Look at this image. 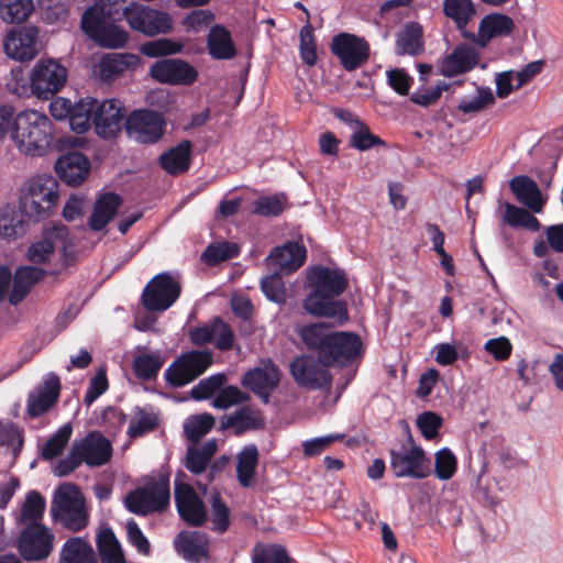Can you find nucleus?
I'll return each instance as SVG.
<instances>
[{
	"mask_svg": "<svg viewBox=\"0 0 563 563\" xmlns=\"http://www.w3.org/2000/svg\"><path fill=\"white\" fill-rule=\"evenodd\" d=\"M260 462V452L255 444L245 445L236 455V479L243 488H251L255 484L256 470Z\"/></svg>",
	"mask_w": 563,
	"mask_h": 563,
	"instance_id": "32",
	"label": "nucleus"
},
{
	"mask_svg": "<svg viewBox=\"0 0 563 563\" xmlns=\"http://www.w3.org/2000/svg\"><path fill=\"white\" fill-rule=\"evenodd\" d=\"M250 396L239 389L236 386L230 385L223 387L213 398L212 406L218 409H227L233 405L245 402Z\"/></svg>",
	"mask_w": 563,
	"mask_h": 563,
	"instance_id": "61",
	"label": "nucleus"
},
{
	"mask_svg": "<svg viewBox=\"0 0 563 563\" xmlns=\"http://www.w3.org/2000/svg\"><path fill=\"white\" fill-rule=\"evenodd\" d=\"M509 187L520 203L527 206L534 212L542 210L540 189L530 177L525 175L516 176L510 180Z\"/></svg>",
	"mask_w": 563,
	"mask_h": 563,
	"instance_id": "37",
	"label": "nucleus"
},
{
	"mask_svg": "<svg viewBox=\"0 0 563 563\" xmlns=\"http://www.w3.org/2000/svg\"><path fill=\"white\" fill-rule=\"evenodd\" d=\"M443 13L453 20L464 38L475 41V34L466 30L468 22L476 15L475 4L472 0H443Z\"/></svg>",
	"mask_w": 563,
	"mask_h": 563,
	"instance_id": "27",
	"label": "nucleus"
},
{
	"mask_svg": "<svg viewBox=\"0 0 563 563\" xmlns=\"http://www.w3.org/2000/svg\"><path fill=\"white\" fill-rule=\"evenodd\" d=\"M169 500V478L161 476L158 479H151L143 487L130 492L125 497V506L129 511L145 516L165 510Z\"/></svg>",
	"mask_w": 563,
	"mask_h": 563,
	"instance_id": "6",
	"label": "nucleus"
},
{
	"mask_svg": "<svg viewBox=\"0 0 563 563\" xmlns=\"http://www.w3.org/2000/svg\"><path fill=\"white\" fill-rule=\"evenodd\" d=\"M81 506H85V497L79 487L71 483L63 484L54 494L51 515L53 519L58 518V516L70 512Z\"/></svg>",
	"mask_w": 563,
	"mask_h": 563,
	"instance_id": "33",
	"label": "nucleus"
},
{
	"mask_svg": "<svg viewBox=\"0 0 563 563\" xmlns=\"http://www.w3.org/2000/svg\"><path fill=\"white\" fill-rule=\"evenodd\" d=\"M175 504L179 517L189 526L200 527L207 520L205 504L191 485L176 482Z\"/></svg>",
	"mask_w": 563,
	"mask_h": 563,
	"instance_id": "20",
	"label": "nucleus"
},
{
	"mask_svg": "<svg viewBox=\"0 0 563 563\" xmlns=\"http://www.w3.org/2000/svg\"><path fill=\"white\" fill-rule=\"evenodd\" d=\"M240 247L236 243L222 241L211 243L206 247L201 260L210 266L231 260L239 255Z\"/></svg>",
	"mask_w": 563,
	"mask_h": 563,
	"instance_id": "48",
	"label": "nucleus"
},
{
	"mask_svg": "<svg viewBox=\"0 0 563 563\" xmlns=\"http://www.w3.org/2000/svg\"><path fill=\"white\" fill-rule=\"evenodd\" d=\"M58 199L57 179L52 175H37L22 186L19 209L29 220L40 222L51 217Z\"/></svg>",
	"mask_w": 563,
	"mask_h": 563,
	"instance_id": "3",
	"label": "nucleus"
},
{
	"mask_svg": "<svg viewBox=\"0 0 563 563\" xmlns=\"http://www.w3.org/2000/svg\"><path fill=\"white\" fill-rule=\"evenodd\" d=\"M45 506V499L37 490L29 492L21 508L20 522L25 526L30 522H40L44 516Z\"/></svg>",
	"mask_w": 563,
	"mask_h": 563,
	"instance_id": "50",
	"label": "nucleus"
},
{
	"mask_svg": "<svg viewBox=\"0 0 563 563\" xmlns=\"http://www.w3.org/2000/svg\"><path fill=\"white\" fill-rule=\"evenodd\" d=\"M67 69L54 59L38 60L30 75V88L34 96L47 100L66 84Z\"/></svg>",
	"mask_w": 563,
	"mask_h": 563,
	"instance_id": "11",
	"label": "nucleus"
},
{
	"mask_svg": "<svg viewBox=\"0 0 563 563\" xmlns=\"http://www.w3.org/2000/svg\"><path fill=\"white\" fill-rule=\"evenodd\" d=\"M82 463L90 467H98L107 464L112 457L111 442L98 431L89 432L79 442H74Z\"/></svg>",
	"mask_w": 563,
	"mask_h": 563,
	"instance_id": "23",
	"label": "nucleus"
},
{
	"mask_svg": "<svg viewBox=\"0 0 563 563\" xmlns=\"http://www.w3.org/2000/svg\"><path fill=\"white\" fill-rule=\"evenodd\" d=\"M74 246L75 239L71 236L68 227L62 222L52 223L44 228L38 240L30 244L26 258L33 264H46L51 262L56 250H59L63 265L69 266L76 261Z\"/></svg>",
	"mask_w": 563,
	"mask_h": 563,
	"instance_id": "4",
	"label": "nucleus"
},
{
	"mask_svg": "<svg viewBox=\"0 0 563 563\" xmlns=\"http://www.w3.org/2000/svg\"><path fill=\"white\" fill-rule=\"evenodd\" d=\"M408 441L411 448L406 451L390 450V467L397 478L410 477L423 479L431 475V460L426 455L424 450L415 445L413 438L408 430Z\"/></svg>",
	"mask_w": 563,
	"mask_h": 563,
	"instance_id": "10",
	"label": "nucleus"
},
{
	"mask_svg": "<svg viewBox=\"0 0 563 563\" xmlns=\"http://www.w3.org/2000/svg\"><path fill=\"white\" fill-rule=\"evenodd\" d=\"M478 62V51L475 47L461 44L442 60L441 73L445 77H453L470 71Z\"/></svg>",
	"mask_w": 563,
	"mask_h": 563,
	"instance_id": "26",
	"label": "nucleus"
},
{
	"mask_svg": "<svg viewBox=\"0 0 563 563\" xmlns=\"http://www.w3.org/2000/svg\"><path fill=\"white\" fill-rule=\"evenodd\" d=\"M207 49L209 55L217 60L232 59L238 53L231 33L220 24L210 29L207 37Z\"/></svg>",
	"mask_w": 563,
	"mask_h": 563,
	"instance_id": "30",
	"label": "nucleus"
},
{
	"mask_svg": "<svg viewBox=\"0 0 563 563\" xmlns=\"http://www.w3.org/2000/svg\"><path fill=\"white\" fill-rule=\"evenodd\" d=\"M321 357H314L313 354H298L290 363V374L294 380L300 387L310 390H329L332 385V376L329 372L331 361H336L340 356L346 360L355 361L363 354H318Z\"/></svg>",
	"mask_w": 563,
	"mask_h": 563,
	"instance_id": "5",
	"label": "nucleus"
},
{
	"mask_svg": "<svg viewBox=\"0 0 563 563\" xmlns=\"http://www.w3.org/2000/svg\"><path fill=\"white\" fill-rule=\"evenodd\" d=\"M191 342L197 346L213 344L218 350H230L233 346L234 334L231 327L220 317L213 318L209 323L189 331Z\"/></svg>",
	"mask_w": 563,
	"mask_h": 563,
	"instance_id": "21",
	"label": "nucleus"
},
{
	"mask_svg": "<svg viewBox=\"0 0 563 563\" xmlns=\"http://www.w3.org/2000/svg\"><path fill=\"white\" fill-rule=\"evenodd\" d=\"M157 426L158 419L155 415L139 409L130 420L128 434L130 438H140L155 430Z\"/></svg>",
	"mask_w": 563,
	"mask_h": 563,
	"instance_id": "55",
	"label": "nucleus"
},
{
	"mask_svg": "<svg viewBox=\"0 0 563 563\" xmlns=\"http://www.w3.org/2000/svg\"><path fill=\"white\" fill-rule=\"evenodd\" d=\"M81 29L87 36L102 47H122L129 41L128 32L106 18L104 8H88L81 18Z\"/></svg>",
	"mask_w": 563,
	"mask_h": 563,
	"instance_id": "8",
	"label": "nucleus"
},
{
	"mask_svg": "<svg viewBox=\"0 0 563 563\" xmlns=\"http://www.w3.org/2000/svg\"><path fill=\"white\" fill-rule=\"evenodd\" d=\"M165 363L162 354H136L132 363L135 377L142 382H148L157 377Z\"/></svg>",
	"mask_w": 563,
	"mask_h": 563,
	"instance_id": "46",
	"label": "nucleus"
},
{
	"mask_svg": "<svg viewBox=\"0 0 563 563\" xmlns=\"http://www.w3.org/2000/svg\"><path fill=\"white\" fill-rule=\"evenodd\" d=\"M122 15L132 30L146 36L165 35L174 30V19L169 13L139 2L126 5Z\"/></svg>",
	"mask_w": 563,
	"mask_h": 563,
	"instance_id": "7",
	"label": "nucleus"
},
{
	"mask_svg": "<svg viewBox=\"0 0 563 563\" xmlns=\"http://www.w3.org/2000/svg\"><path fill=\"white\" fill-rule=\"evenodd\" d=\"M212 354H180L165 371V379L173 387H183L212 364Z\"/></svg>",
	"mask_w": 563,
	"mask_h": 563,
	"instance_id": "14",
	"label": "nucleus"
},
{
	"mask_svg": "<svg viewBox=\"0 0 563 563\" xmlns=\"http://www.w3.org/2000/svg\"><path fill=\"white\" fill-rule=\"evenodd\" d=\"M96 100L95 98L87 97L73 103L68 120L74 132L81 134L90 129L93 121Z\"/></svg>",
	"mask_w": 563,
	"mask_h": 563,
	"instance_id": "42",
	"label": "nucleus"
},
{
	"mask_svg": "<svg viewBox=\"0 0 563 563\" xmlns=\"http://www.w3.org/2000/svg\"><path fill=\"white\" fill-rule=\"evenodd\" d=\"M54 136L51 119L37 110H23L16 114L13 143L20 153L37 157L49 150Z\"/></svg>",
	"mask_w": 563,
	"mask_h": 563,
	"instance_id": "2",
	"label": "nucleus"
},
{
	"mask_svg": "<svg viewBox=\"0 0 563 563\" xmlns=\"http://www.w3.org/2000/svg\"><path fill=\"white\" fill-rule=\"evenodd\" d=\"M55 172L65 184L75 187L87 178L90 162L82 153L68 152L56 161Z\"/></svg>",
	"mask_w": 563,
	"mask_h": 563,
	"instance_id": "25",
	"label": "nucleus"
},
{
	"mask_svg": "<svg viewBox=\"0 0 563 563\" xmlns=\"http://www.w3.org/2000/svg\"><path fill=\"white\" fill-rule=\"evenodd\" d=\"M140 57L130 53H110L106 54L99 64V70L102 79L111 80L128 69H134L139 66Z\"/></svg>",
	"mask_w": 563,
	"mask_h": 563,
	"instance_id": "38",
	"label": "nucleus"
},
{
	"mask_svg": "<svg viewBox=\"0 0 563 563\" xmlns=\"http://www.w3.org/2000/svg\"><path fill=\"white\" fill-rule=\"evenodd\" d=\"M191 142L185 140L159 157L163 169L172 175L186 172L190 165Z\"/></svg>",
	"mask_w": 563,
	"mask_h": 563,
	"instance_id": "40",
	"label": "nucleus"
},
{
	"mask_svg": "<svg viewBox=\"0 0 563 563\" xmlns=\"http://www.w3.org/2000/svg\"><path fill=\"white\" fill-rule=\"evenodd\" d=\"M211 509L213 530L223 533L230 525V509L219 494L212 497Z\"/></svg>",
	"mask_w": 563,
	"mask_h": 563,
	"instance_id": "64",
	"label": "nucleus"
},
{
	"mask_svg": "<svg viewBox=\"0 0 563 563\" xmlns=\"http://www.w3.org/2000/svg\"><path fill=\"white\" fill-rule=\"evenodd\" d=\"M306 256L307 251L303 245L289 241L284 245L275 246L266 257V263L280 273L291 274L303 265Z\"/></svg>",
	"mask_w": 563,
	"mask_h": 563,
	"instance_id": "24",
	"label": "nucleus"
},
{
	"mask_svg": "<svg viewBox=\"0 0 563 563\" xmlns=\"http://www.w3.org/2000/svg\"><path fill=\"white\" fill-rule=\"evenodd\" d=\"M218 450L216 440H208L201 445H189L186 453V468L195 474H202Z\"/></svg>",
	"mask_w": 563,
	"mask_h": 563,
	"instance_id": "39",
	"label": "nucleus"
},
{
	"mask_svg": "<svg viewBox=\"0 0 563 563\" xmlns=\"http://www.w3.org/2000/svg\"><path fill=\"white\" fill-rule=\"evenodd\" d=\"M22 214L21 211L8 205L0 208V238L14 240L25 233L26 223Z\"/></svg>",
	"mask_w": 563,
	"mask_h": 563,
	"instance_id": "44",
	"label": "nucleus"
},
{
	"mask_svg": "<svg viewBox=\"0 0 563 563\" xmlns=\"http://www.w3.org/2000/svg\"><path fill=\"white\" fill-rule=\"evenodd\" d=\"M175 547L186 560L198 562L208 555L209 540L199 531L180 532L175 540Z\"/></svg>",
	"mask_w": 563,
	"mask_h": 563,
	"instance_id": "35",
	"label": "nucleus"
},
{
	"mask_svg": "<svg viewBox=\"0 0 563 563\" xmlns=\"http://www.w3.org/2000/svg\"><path fill=\"white\" fill-rule=\"evenodd\" d=\"M515 29L514 20L501 13H492L486 15L479 23L478 38L476 43L485 47L487 43L496 36L509 35Z\"/></svg>",
	"mask_w": 563,
	"mask_h": 563,
	"instance_id": "31",
	"label": "nucleus"
},
{
	"mask_svg": "<svg viewBox=\"0 0 563 563\" xmlns=\"http://www.w3.org/2000/svg\"><path fill=\"white\" fill-rule=\"evenodd\" d=\"M69 0H46L43 1V18L47 23H63L69 16Z\"/></svg>",
	"mask_w": 563,
	"mask_h": 563,
	"instance_id": "59",
	"label": "nucleus"
},
{
	"mask_svg": "<svg viewBox=\"0 0 563 563\" xmlns=\"http://www.w3.org/2000/svg\"><path fill=\"white\" fill-rule=\"evenodd\" d=\"M313 290L303 300L306 311L316 317L332 318L338 325L349 320L346 303L334 300L347 288V278L341 269H331L325 266H314L308 276Z\"/></svg>",
	"mask_w": 563,
	"mask_h": 563,
	"instance_id": "1",
	"label": "nucleus"
},
{
	"mask_svg": "<svg viewBox=\"0 0 563 563\" xmlns=\"http://www.w3.org/2000/svg\"><path fill=\"white\" fill-rule=\"evenodd\" d=\"M38 30L26 25L11 31L4 41L7 55L16 60H31L38 53Z\"/></svg>",
	"mask_w": 563,
	"mask_h": 563,
	"instance_id": "22",
	"label": "nucleus"
},
{
	"mask_svg": "<svg viewBox=\"0 0 563 563\" xmlns=\"http://www.w3.org/2000/svg\"><path fill=\"white\" fill-rule=\"evenodd\" d=\"M125 108L117 99L96 100L93 121L96 133L103 139L115 136L122 129Z\"/></svg>",
	"mask_w": 563,
	"mask_h": 563,
	"instance_id": "18",
	"label": "nucleus"
},
{
	"mask_svg": "<svg viewBox=\"0 0 563 563\" xmlns=\"http://www.w3.org/2000/svg\"><path fill=\"white\" fill-rule=\"evenodd\" d=\"M45 271L36 266H21L13 278V287L9 300L12 305L21 302L30 290L45 276Z\"/></svg>",
	"mask_w": 563,
	"mask_h": 563,
	"instance_id": "34",
	"label": "nucleus"
},
{
	"mask_svg": "<svg viewBox=\"0 0 563 563\" xmlns=\"http://www.w3.org/2000/svg\"><path fill=\"white\" fill-rule=\"evenodd\" d=\"M424 52L423 29L417 22H408L397 34L395 54L419 56Z\"/></svg>",
	"mask_w": 563,
	"mask_h": 563,
	"instance_id": "28",
	"label": "nucleus"
},
{
	"mask_svg": "<svg viewBox=\"0 0 563 563\" xmlns=\"http://www.w3.org/2000/svg\"><path fill=\"white\" fill-rule=\"evenodd\" d=\"M261 288H262V291L264 292V295L271 301H274L279 305L285 303L286 288H285L280 273L275 272V273L262 278Z\"/></svg>",
	"mask_w": 563,
	"mask_h": 563,
	"instance_id": "57",
	"label": "nucleus"
},
{
	"mask_svg": "<svg viewBox=\"0 0 563 563\" xmlns=\"http://www.w3.org/2000/svg\"><path fill=\"white\" fill-rule=\"evenodd\" d=\"M350 146L358 151H367L374 146L385 145V142L373 134L369 128L364 123H356V129L350 136Z\"/></svg>",
	"mask_w": 563,
	"mask_h": 563,
	"instance_id": "54",
	"label": "nucleus"
},
{
	"mask_svg": "<svg viewBox=\"0 0 563 563\" xmlns=\"http://www.w3.org/2000/svg\"><path fill=\"white\" fill-rule=\"evenodd\" d=\"M264 427V417L260 412L253 411L249 406L240 408L221 421V429H233L235 435H242L249 430H260Z\"/></svg>",
	"mask_w": 563,
	"mask_h": 563,
	"instance_id": "36",
	"label": "nucleus"
},
{
	"mask_svg": "<svg viewBox=\"0 0 563 563\" xmlns=\"http://www.w3.org/2000/svg\"><path fill=\"white\" fill-rule=\"evenodd\" d=\"M150 75L159 82L189 86L196 81L198 71L180 58H164L151 66Z\"/></svg>",
	"mask_w": 563,
	"mask_h": 563,
	"instance_id": "19",
	"label": "nucleus"
},
{
	"mask_svg": "<svg viewBox=\"0 0 563 563\" xmlns=\"http://www.w3.org/2000/svg\"><path fill=\"white\" fill-rule=\"evenodd\" d=\"M477 96L472 100H462L457 109L463 113H476L495 103V97L489 88L476 87Z\"/></svg>",
	"mask_w": 563,
	"mask_h": 563,
	"instance_id": "60",
	"label": "nucleus"
},
{
	"mask_svg": "<svg viewBox=\"0 0 563 563\" xmlns=\"http://www.w3.org/2000/svg\"><path fill=\"white\" fill-rule=\"evenodd\" d=\"M286 205L285 195H274L268 197H262L254 201L253 212L263 217H272L280 214Z\"/></svg>",
	"mask_w": 563,
	"mask_h": 563,
	"instance_id": "62",
	"label": "nucleus"
},
{
	"mask_svg": "<svg viewBox=\"0 0 563 563\" xmlns=\"http://www.w3.org/2000/svg\"><path fill=\"white\" fill-rule=\"evenodd\" d=\"M73 434L70 423L62 426L42 446L41 457L53 460L62 454Z\"/></svg>",
	"mask_w": 563,
	"mask_h": 563,
	"instance_id": "49",
	"label": "nucleus"
},
{
	"mask_svg": "<svg viewBox=\"0 0 563 563\" xmlns=\"http://www.w3.org/2000/svg\"><path fill=\"white\" fill-rule=\"evenodd\" d=\"M62 390L60 378L48 373L31 391L26 400V410L31 418H38L48 412L58 401Z\"/></svg>",
	"mask_w": 563,
	"mask_h": 563,
	"instance_id": "17",
	"label": "nucleus"
},
{
	"mask_svg": "<svg viewBox=\"0 0 563 563\" xmlns=\"http://www.w3.org/2000/svg\"><path fill=\"white\" fill-rule=\"evenodd\" d=\"M125 131L130 136L143 144L159 141L165 133V120L154 110H135L125 119Z\"/></svg>",
	"mask_w": 563,
	"mask_h": 563,
	"instance_id": "13",
	"label": "nucleus"
},
{
	"mask_svg": "<svg viewBox=\"0 0 563 563\" xmlns=\"http://www.w3.org/2000/svg\"><path fill=\"white\" fill-rule=\"evenodd\" d=\"M282 372L272 360L263 361L262 366L249 369L242 377L244 388L255 394L264 405L269 404L273 391L280 383Z\"/></svg>",
	"mask_w": 563,
	"mask_h": 563,
	"instance_id": "16",
	"label": "nucleus"
},
{
	"mask_svg": "<svg viewBox=\"0 0 563 563\" xmlns=\"http://www.w3.org/2000/svg\"><path fill=\"white\" fill-rule=\"evenodd\" d=\"M121 203L122 198L118 194H102L95 202L93 211L88 221L89 228L93 231L103 230L114 218Z\"/></svg>",
	"mask_w": 563,
	"mask_h": 563,
	"instance_id": "29",
	"label": "nucleus"
},
{
	"mask_svg": "<svg viewBox=\"0 0 563 563\" xmlns=\"http://www.w3.org/2000/svg\"><path fill=\"white\" fill-rule=\"evenodd\" d=\"M180 285L168 273L155 276L144 288L142 302L148 311H165L179 297Z\"/></svg>",
	"mask_w": 563,
	"mask_h": 563,
	"instance_id": "15",
	"label": "nucleus"
},
{
	"mask_svg": "<svg viewBox=\"0 0 563 563\" xmlns=\"http://www.w3.org/2000/svg\"><path fill=\"white\" fill-rule=\"evenodd\" d=\"M214 422V417L210 413L191 416L184 424V432L196 444L213 428Z\"/></svg>",
	"mask_w": 563,
	"mask_h": 563,
	"instance_id": "51",
	"label": "nucleus"
},
{
	"mask_svg": "<svg viewBox=\"0 0 563 563\" xmlns=\"http://www.w3.org/2000/svg\"><path fill=\"white\" fill-rule=\"evenodd\" d=\"M503 209V222L514 229L525 228L530 231H538L540 229L539 220L530 214L526 209L516 207L509 202H500V210Z\"/></svg>",
	"mask_w": 563,
	"mask_h": 563,
	"instance_id": "45",
	"label": "nucleus"
},
{
	"mask_svg": "<svg viewBox=\"0 0 563 563\" xmlns=\"http://www.w3.org/2000/svg\"><path fill=\"white\" fill-rule=\"evenodd\" d=\"M55 536L45 525L30 522L20 532L16 549L26 562L46 560L54 550Z\"/></svg>",
	"mask_w": 563,
	"mask_h": 563,
	"instance_id": "9",
	"label": "nucleus"
},
{
	"mask_svg": "<svg viewBox=\"0 0 563 563\" xmlns=\"http://www.w3.org/2000/svg\"><path fill=\"white\" fill-rule=\"evenodd\" d=\"M32 0H0V15L8 23H21L32 13Z\"/></svg>",
	"mask_w": 563,
	"mask_h": 563,
	"instance_id": "47",
	"label": "nucleus"
},
{
	"mask_svg": "<svg viewBox=\"0 0 563 563\" xmlns=\"http://www.w3.org/2000/svg\"><path fill=\"white\" fill-rule=\"evenodd\" d=\"M59 563H97L92 547L78 537L69 538L62 547Z\"/></svg>",
	"mask_w": 563,
	"mask_h": 563,
	"instance_id": "41",
	"label": "nucleus"
},
{
	"mask_svg": "<svg viewBox=\"0 0 563 563\" xmlns=\"http://www.w3.org/2000/svg\"><path fill=\"white\" fill-rule=\"evenodd\" d=\"M333 327L330 322H318L301 328L299 335L306 346L318 352H327L330 344L331 332L328 330Z\"/></svg>",
	"mask_w": 563,
	"mask_h": 563,
	"instance_id": "43",
	"label": "nucleus"
},
{
	"mask_svg": "<svg viewBox=\"0 0 563 563\" xmlns=\"http://www.w3.org/2000/svg\"><path fill=\"white\" fill-rule=\"evenodd\" d=\"M329 339L327 352H361L363 349L360 335L353 332H331Z\"/></svg>",
	"mask_w": 563,
	"mask_h": 563,
	"instance_id": "52",
	"label": "nucleus"
},
{
	"mask_svg": "<svg viewBox=\"0 0 563 563\" xmlns=\"http://www.w3.org/2000/svg\"><path fill=\"white\" fill-rule=\"evenodd\" d=\"M457 470V461L452 451L443 448L435 453L434 473L441 481L451 479Z\"/></svg>",
	"mask_w": 563,
	"mask_h": 563,
	"instance_id": "56",
	"label": "nucleus"
},
{
	"mask_svg": "<svg viewBox=\"0 0 563 563\" xmlns=\"http://www.w3.org/2000/svg\"><path fill=\"white\" fill-rule=\"evenodd\" d=\"M183 44L170 38H157L143 43L140 51L147 57H159L181 52Z\"/></svg>",
	"mask_w": 563,
	"mask_h": 563,
	"instance_id": "53",
	"label": "nucleus"
},
{
	"mask_svg": "<svg viewBox=\"0 0 563 563\" xmlns=\"http://www.w3.org/2000/svg\"><path fill=\"white\" fill-rule=\"evenodd\" d=\"M330 49L346 71H354L369 58V45L363 38L351 33H339L332 37Z\"/></svg>",
	"mask_w": 563,
	"mask_h": 563,
	"instance_id": "12",
	"label": "nucleus"
},
{
	"mask_svg": "<svg viewBox=\"0 0 563 563\" xmlns=\"http://www.w3.org/2000/svg\"><path fill=\"white\" fill-rule=\"evenodd\" d=\"M300 57L308 66H314L318 59L317 43L313 35V27L307 21L300 30Z\"/></svg>",
	"mask_w": 563,
	"mask_h": 563,
	"instance_id": "58",
	"label": "nucleus"
},
{
	"mask_svg": "<svg viewBox=\"0 0 563 563\" xmlns=\"http://www.w3.org/2000/svg\"><path fill=\"white\" fill-rule=\"evenodd\" d=\"M109 388L107 378V369L104 366L99 367L96 375L90 379L89 386L84 397V404L91 406L102 394Z\"/></svg>",
	"mask_w": 563,
	"mask_h": 563,
	"instance_id": "63",
	"label": "nucleus"
}]
</instances>
